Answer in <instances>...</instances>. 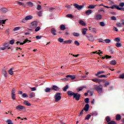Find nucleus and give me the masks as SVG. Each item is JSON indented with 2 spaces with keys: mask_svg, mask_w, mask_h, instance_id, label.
<instances>
[{
  "mask_svg": "<svg viewBox=\"0 0 124 124\" xmlns=\"http://www.w3.org/2000/svg\"><path fill=\"white\" fill-rule=\"evenodd\" d=\"M62 94V93H57L55 96H54V99L55 100V102H59L61 99H62V96L61 95Z\"/></svg>",
  "mask_w": 124,
  "mask_h": 124,
  "instance_id": "f257e3e1",
  "label": "nucleus"
},
{
  "mask_svg": "<svg viewBox=\"0 0 124 124\" xmlns=\"http://www.w3.org/2000/svg\"><path fill=\"white\" fill-rule=\"evenodd\" d=\"M95 90L98 93H102V90H103L102 85H95Z\"/></svg>",
  "mask_w": 124,
  "mask_h": 124,
  "instance_id": "f03ea898",
  "label": "nucleus"
},
{
  "mask_svg": "<svg viewBox=\"0 0 124 124\" xmlns=\"http://www.w3.org/2000/svg\"><path fill=\"white\" fill-rule=\"evenodd\" d=\"M86 37L89 41H91V42H93V41H94V37L92 34H87L86 35Z\"/></svg>",
  "mask_w": 124,
  "mask_h": 124,
  "instance_id": "7ed1b4c3",
  "label": "nucleus"
},
{
  "mask_svg": "<svg viewBox=\"0 0 124 124\" xmlns=\"http://www.w3.org/2000/svg\"><path fill=\"white\" fill-rule=\"evenodd\" d=\"M68 78H70L72 80H74L76 77H75V76L67 75L66 78H63L62 80H63V81H68V80L69 79Z\"/></svg>",
  "mask_w": 124,
  "mask_h": 124,
  "instance_id": "20e7f679",
  "label": "nucleus"
},
{
  "mask_svg": "<svg viewBox=\"0 0 124 124\" xmlns=\"http://www.w3.org/2000/svg\"><path fill=\"white\" fill-rule=\"evenodd\" d=\"M37 25H38V23H37V21H35L31 23V29H35L37 27Z\"/></svg>",
  "mask_w": 124,
  "mask_h": 124,
  "instance_id": "39448f33",
  "label": "nucleus"
},
{
  "mask_svg": "<svg viewBox=\"0 0 124 124\" xmlns=\"http://www.w3.org/2000/svg\"><path fill=\"white\" fill-rule=\"evenodd\" d=\"M16 109L18 111H22V110H25V109H26V107L22 105H18L16 107Z\"/></svg>",
  "mask_w": 124,
  "mask_h": 124,
  "instance_id": "423d86ee",
  "label": "nucleus"
},
{
  "mask_svg": "<svg viewBox=\"0 0 124 124\" xmlns=\"http://www.w3.org/2000/svg\"><path fill=\"white\" fill-rule=\"evenodd\" d=\"M80 97H81V94L78 93H75L74 95V98H76V100H80Z\"/></svg>",
  "mask_w": 124,
  "mask_h": 124,
  "instance_id": "0eeeda50",
  "label": "nucleus"
},
{
  "mask_svg": "<svg viewBox=\"0 0 124 124\" xmlns=\"http://www.w3.org/2000/svg\"><path fill=\"white\" fill-rule=\"evenodd\" d=\"M74 6L76 7V8H77L78 10H81L83 7H84V5H79L77 3L74 4Z\"/></svg>",
  "mask_w": 124,
  "mask_h": 124,
  "instance_id": "6e6552de",
  "label": "nucleus"
},
{
  "mask_svg": "<svg viewBox=\"0 0 124 124\" xmlns=\"http://www.w3.org/2000/svg\"><path fill=\"white\" fill-rule=\"evenodd\" d=\"M92 80L93 82H95V83H98V84H100V83L103 81V80H101L99 78L92 79Z\"/></svg>",
  "mask_w": 124,
  "mask_h": 124,
  "instance_id": "1a4fd4ad",
  "label": "nucleus"
},
{
  "mask_svg": "<svg viewBox=\"0 0 124 124\" xmlns=\"http://www.w3.org/2000/svg\"><path fill=\"white\" fill-rule=\"evenodd\" d=\"M89 108H90V105H89L88 104H87L84 106L83 110H84L85 112H88L89 111Z\"/></svg>",
  "mask_w": 124,
  "mask_h": 124,
  "instance_id": "9d476101",
  "label": "nucleus"
},
{
  "mask_svg": "<svg viewBox=\"0 0 124 124\" xmlns=\"http://www.w3.org/2000/svg\"><path fill=\"white\" fill-rule=\"evenodd\" d=\"M51 91H60V88L56 85H53L51 88Z\"/></svg>",
  "mask_w": 124,
  "mask_h": 124,
  "instance_id": "9b49d317",
  "label": "nucleus"
},
{
  "mask_svg": "<svg viewBox=\"0 0 124 124\" xmlns=\"http://www.w3.org/2000/svg\"><path fill=\"white\" fill-rule=\"evenodd\" d=\"M96 20H101L102 19V16L100 14H97L95 17Z\"/></svg>",
  "mask_w": 124,
  "mask_h": 124,
  "instance_id": "f8f14e48",
  "label": "nucleus"
},
{
  "mask_svg": "<svg viewBox=\"0 0 124 124\" xmlns=\"http://www.w3.org/2000/svg\"><path fill=\"white\" fill-rule=\"evenodd\" d=\"M0 10L2 13H6L8 11V10L6 8H2Z\"/></svg>",
  "mask_w": 124,
  "mask_h": 124,
  "instance_id": "ddd939ff",
  "label": "nucleus"
},
{
  "mask_svg": "<svg viewBox=\"0 0 124 124\" xmlns=\"http://www.w3.org/2000/svg\"><path fill=\"white\" fill-rule=\"evenodd\" d=\"M3 46H4L6 48H7L8 50L11 49V46H9V44L8 43H4Z\"/></svg>",
  "mask_w": 124,
  "mask_h": 124,
  "instance_id": "4468645a",
  "label": "nucleus"
},
{
  "mask_svg": "<svg viewBox=\"0 0 124 124\" xmlns=\"http://www.w3.org/2000/svg\"><path fill=\"white\" fill-rule=\"evenodd\" d=\"M27 42H31V41L26 39L24 41L23 43H20L19 44L20 45H24V44H25V43H27Z\"/></svg>",
  "mask_w": 124,
  "mask_h": 124,
  "instance_id": "2eb2a0df",
  "label": "nucleus"
},
{
  "mask_svg": "<svg viewBox=\"0 0 124 124\" xmlns=\"http://www.w3.org/2000/svg\"><path fill=\"white\" fill-rule=\"evenodd\" d=\"M63 43H64V44H71V43H72V40H65L63 42Z\"/></svg>",
  "mask_w": 124,
  "mask_h": 124,
  "instance_id": "dca6fc26",
  "label": "nucleus"
},
{
  "mask_svg": "<svg viewBox=\"0 0 124 124\" xmlns=\"http://www.w3.org/2000/svg\"><path fill=\"white\" fill-rule=\"evenodd\" d=\"M56 29L55 28H52L50 32L53 35H57V33H56Z\"/></svg>",
  "mask_w": 124,
  "mask_h": 124,
  "instance_id": "f3484780",
  "label": "nucleus"
},
{
  "mask_svg": "<svg viewBox=\"0 0 124 124\" xmlns=\"http://www.w3.org/2000/svg\"><path fill=\"white\" fill-rule=\"evenodd\" d=\"M75 93L72 92V91H69L67 92V94L70 95V96H74Z\"/></svg>",
  "mask_w": 124,
  "mask_h": 124,
  "instance_id": "a211bd4d",
  "label": "nucleus"
},
{
  "mask_svg": "<svg viewBox=\"0 0 124 124\" xmlns=\"http://www.w3.org/2000/svg\"><path fill=\"white\" fill-rule=\"evenodd\" d=\"M32 19V16H28L25 17V20L26 21H29V20H31Z\"/></svg>",
  "mask_w": 124,
  "mask_h": 124,
  "instance_id": "6ab92c4d",
  "label": "nucleus"
},
{
  "mask_svg": "<svg viewBox=\"0 0 124 124\" xmlns=\"http://www.w3.org/2000/svg\"><path fill=\"white\" fill-rule=\"evenodd\" d=\"M96 6H97V5H91L88 7V8L89 9H93V8H94V7H96Z\"/></svg>",
  "mask_w": 124,
  "mask_h": 124,
  "instance_id": "aec40b11",
  "label": "nucleus"
},
{
  "mask_svg": "<svg viewBox=\"0 0 124 124\" xmlns=\"http://www.w3.org/2000/svg\"><path fill=\"white\" fill-rule=\"evenodd\" d=\"M93 13V10L89 9L86 12L85 14H86L87 15H90V14H92Z\"/></svg>",
  "mask_w": 124,
  "mask_h": 124,
  "instance_id": "412c9836",
  "label": "nucleus"
},
{
  "mask_svg": "<svg viewBox=\"0 0 124 124\" xmlns=\"http://www.w3.org/2000/svg\"><path fill=\"white\" fill-rule=\"evenodd\" d=\"M26 4L28 6H30L31 7H32L33 6V3H32L31 2H27Z\"/></svg>",
  "mask_w": 124,
  "mask_h": 124,
  "instance_id": "4be33fe9",
  "label": "nucleus"
},
{
  "mask_svg": "<svg viewBox=\"0 0 124 124\" xmlns=\"http://www.w3.org/2000/svg\"><path fill=\"white\" fill-rule=\"evenodd\" d=\"M2 73L5 77H7V72H6V70H5V69H3Z\"/></svg>",
  "mask_w": 124,
  "mask_h": 124,
  "instance_id": "5701e85b",
  "label": "nucleus"
},
{
  "mask_svg": "<svg viewBox=\"0 0 124 124\" xmlns=\"http://www.w3.org/2000/svg\"><path fill=\"white\" fill-rule=\"evenodd\" d=\"M110 64H112V65H116V64H117V62L116 60H112L110 62Z\"/></svg>",
  "mask_w": 124,
  "mask_h": 124,
  "instance_id": "b1692460",
  "label": "nucleus"
},
{
  "mask_svg": "<svg viewBox=\"0 0 124 124\" xmlns=\"http://www.w3.org/2000/svg\"><path fill=\"white\" fill-rule=\"evenodd\" d=\"M24 104L25 105H27V106H31V104L28 101H24Z\"/></svg>",
  "mask_w": 124,
  "mask_h": 124,
  "instance_id": "393cba45",
  "label": "nucleus"
},
{
  "mask_svg": "<svg viewBox=\"0 0 124 124\" xmlns=\"http://www.w3.org/2000/svg\"><path fill=\"white\" fill-rule=\"evenodd\" d=\"M87 31H88V29L87 28H84L82 30V34H84V35L87 34Z\"/></svg>",
  "mask_w": 124,
  "mask_h": 124,
  "instance_id": "a878e982",
  "label": "nucleus"
},
{
  "mask_svg": "<svg viewBox=\"0 0 124 124\" xmlns=\"http://www.w3.org/2000/svg\"><path fill=\"white\" fill-rule=\"evenodd\" d=\"M121 119H122L121 115L120 114H117L116 118V121H120Z\"/></svg>",
  "mask_w": 124,
  "mask_h": 124,
  "instance_id": "bb28decb",
  "label": "nucleus"
},
{
  "mask_svg": "<svg viewBox=\"0 0 124 124\" xmlns=\"http://www.w3.org/2000/svg\"><path fill=\"white\" fill-rule=\"evenodd\" d=\"M115 46L116 47H117L118 48L120 47H122V46H123V45L119 42H117L116 44H115Z\"/></svg>",
  "mask_w": 124,
  "mask_h": 124,
  "instance_id": "cd10ccee",
  "label": "nucleus"
},
{
  "mask_svg": "<svg viewBox=\"0 0 124 124\" xmlns=\"http://www.w3.org/2000/svg\"><path fill=\"white\" fill-rule=\"evenodd\" d=\"M13 68H11L9 71H8V73L9 74H10V75H13V74H14V73L13 72Z\"/></svg>",
  "mask_w": 124,
  "mask_h": 124,
  "instance_id": "c85d7f7f",
  "label": "nucleus"
},
{
  "mask_svg": "<svg viewBox=\"0 0 124 124\" xmlns=\"http://www.w3.org/2000/svg\"><path fill=\"white\" fill-rule=\"evenodd\" d=\"M60 29L62 31H64L65 30V25L62 24L60 26Z\"/></svg>",
  "mask_w": 124,
  "mask_h": 124,
  "instance_id": "c756f323",
  "label": "nucleus"
},
{
  "mask_svg": "<svg viewBox=\"0 0 124 124\" xmlns=\"http://www.w3.org/2000/svg\"><path fill=\"white\" fill-rule=\"evenodd\" d=\"M79 24H80V25H81L82 26H86V23L83 20H79Z\"/></svg>",
  "mask_w": 124,
  "mask_h": 124,
  "instance_id": "7c9ffc66",
  "label": "nucleus"
},
{
  "mask_svg": "<svg viewBox=\"0 0 124 124\" xmlns=\"http://www.w3.org/2000/svg\"><path fill=\"white\" fill-rule=\"evenodd\" d=\"M63 40H64V39L61 37H60L58 39V41H59V42H60V43H62V42H64V41H63Z\"/></svg>",
  "mask_w": 124,
  "mask_h": 124,
  "instance_id": "2f4dec72",
  "label": "nucleus"
},
{
  "mask_svg": "<svg viewBox=\"0 0 124 124\" xmlns=\"http://www.w3.org/2000/svg\"><path fill=\"white\" fill-rule=\"evenodd\" d=\"M52 91V88H46L45 90L46 93H50V92Z\"/></svg>",
  "mask_w": 124,
  "mask_h": 124,
  "instance_id": "473e14b6",
  "label": "nucleus"
},
{
  "mask_svg": "<svg viewBox=\"0 0 124 124\" xmlns=\"http://www.w3.org/2000/svg\"><path fill=\"white\" fill-rule=\"evenodd\" d=\"M98 78H107V76L105 75H101L100 76H98Z\"/></svg>",
  "mask_w": 124,
  "mask_h": 124,
  "instance_id": "72a5a7b5",
  "label": "nucleus"
},
{
  "mask_svg": "<svg viewBox=\"0 0 124 124\" xmlns=\"http://www.w3.org/2000/svg\"><path fill=\"white\" fill-rule=\"evenodd\" d=\"M104 73H105V72L102 71L100 72H98L96 74V76H98V75H100V74H104Z\"/></svg>",
  "mask_w": 124,
  "mask_h": 124,
  "instance_id": "f704fd0d",
  "label": "nucleus"
},
{
  "mask_svg": "<svg viewBox=\"0 0 124 124\" xmlns=\"http://www.w3.org/2000/svg\"><path fill=\"white\" fill-rule=\"evenodd\" d=\"M15 43V40L14 39L11 40L9 41V43L10 44H11V45H13V44H14Z\"/></svg>",
  "mask_w": 124,
  "mask_h": 124,
  "instance_id": "c9c22d12",
  "label": "nucleus"
},
{
  "mask_svg": "<svg viewBox=\"0 0 124 124\" xmlns=\"http://www.w3.org/2000/svg\"><path fill=\"white\" fill-rule=\"evenodd\" d=\"M100 26H101V27H105V26H106L105 23H104L103 21L100 22Z\"/></svg>",
  "mask_w": 124,
  "mask_h": 124,
  "instance_id": "e433bc0d",
  "label": "nucleus"
},
{
  "mask_svg": "<svg viewBox=\"0 0 124 124\" xmlns=\"http://www.w3.org/2000/svg\"><path fill=\"white\" fill-rule=\"evenodd\" d=\"M67 89H68V85H66L63 89V91L64 92H66L67 91Z\"/></svg>",
  "mask_w": 124,
  "mask_h": 124,
  "instance_id": "4c0bfd02",
  "label": "nucleus"
},
{
  "mask_svg": "<svg viewBox=\"0 0 124 124\" xmlns=\"http://www.w3.org/2000/svg\"><path fill=\"white\" fill-rule=\"evenodd\" d=\"M37 14H38V16H39V17H41L42 16V11H40L38 12Z\"/></svg>",
  "mask_w": 124,
  "mask_h": 124,
  "instance_id": "58836bf2",
  "label": "nucleus"
},
{
  "mask_svg": "<svg viewBox=\"0 0 124 124\" xmlns=\"http://www.w3.org/2000/svg\"><path fill=\"white\" fill-rule=\"evenodd\" d=\"M116 9H117V10H122V11H124V8L123 7L120 8V7H119L118 6V7H116Z\"/></svg>",
  "mask_w": 124,
  "mask_h": 124,
  "instance_id": "ea45409f",
  "label": "nucleus"
},
{
  "mask_svg": "<svg viewBox=\"0 0 124 124\" xmlns=\"http://www.w3.org/2000/svg\"><path fill=\"white\" fill-rule=\"evenodd\" d=\"M29 96L31 98H32V97H34V93H31L29 94Z\"/></svg>",
  "mask_w": 124,
  "mask_h": 124,
  "instance_id": "a19ab883",
  "label": "nucleus"
},
{
  "mask_svg": "<svg viewBox=\"0 0 124 124\" xmlns=\"http://www.w3.org/2000/svg\"><path fill=\"white\" fill-rule=\"evenodd\" d=\"M106 121L107 122V123H109V122L111 121V119L109 116H107L106 118Z\"/></svg>",
  "mask_w": 124,
  "mask_h": 124,
  "instance_id": "79ce46f5",
  "label": "nucleus"
},
{
  "mask_svg": "<svg viewBox=\"0 0 124 124\" xmlns=\"http://www.w3.org/2000/svg\"><path fill=\"white\" fill-rule=\"evenodd\" d=\"M110 43L111 42V40L110 39H106L104 40V43Z\"/></svg>",
  "mask_w": 124,
  "mask_h": 124,
  "instance_id": "37998d69",
  "label": "nucleus"
},
{
  "mask_svg": "<svg viewBox=\"0 0 124 124\" xmlns=\"http://www.w3.org/2000/svg\"><path fill=\"white\" fill-rule=\"evenodd\" d=\"M72 4H71V5H67L66 6H65L66 8H67L68 9H71V8H72V7H71V6H72Z\"/></svg>",
  "mask_w": 124,
  "mask_h": 124,
  "instance_id": "c03bdc74",
  "label": "nucleus"
},
{
  "mask_svg": "<svg viewBox=\"0 0 124 124\" xmlns=\"http://www.w3.org/2000/svg\"><path fill=\"white\" fill-rule=\"evenodd\" d=\"M90 31L95 32V33H96V29L94 28H93V29H90Z\"/></svg>",
  "mask_w": 124,
  "mask_h": 124,
  "instance_id": "a18cd8bd",
  "label": "nucleus"
},
{
  "mask_svg": "<svg viewBox=\"0 0 124 124\" xmlns=\"http://www.w3.org/2000/svg\"><path fill=\"white\" fill-rule=\"evenodd\" d=\"M91 114H88L85 117V120H89L91 118Z\"/></svg>",
  "mask_w": 124,
  "mask_h": 124,
  "instance_id": "49530a36",
  "label": "nucleus"
},
{
  "mask_svg": "<svg viewBox=\"0 0 124 124\" xmlns=\"http://www.w3.org/2000/svg\"><path fill=\"white\" fill-rule=\"evenodd\" d=\"M66 17H67V18H73V15L72 14H68L66 15Z\"/></svg>",
  "mask_w": 124,
  "mask_h": 124,
  "instance_id": "de8ad7c7",
  "label": "nucleus"
},
{
  "mask_svg": "<svg viewBox=\"0 0 124 124\" xmlns=\"http://www.w3.org/2000/svg\"><path fill=\"white\" fill-rule=\"evenodd\" d=\"M21 29V28L19 27H16L14 29V31H19V30Z\"/></svg>",
  "mask_w": 124,
  "mask_h": 124,
  "instance_id": "09e8293b",
  "label": "nucleus"
},
{
  "mask_svg": "<svg viewBox=\"0 0 124 124\" xmlns=\"http://www.w3.org/2000/svg\"><path fill=\"white\" fill-rule=\"evenodd\" d=\"M39 31H40V27L39 26L35 28V31L37 32Z\"/></svg>",
  "mask_w": 124,
  "mask_h": 124,
  "instance_id": "8fccbe9b",
  "label": "nucleus"
},
{
  "mask_svg": "<svg viewBox=\"0 0 124 124\" xmlns=\"http://www.w3.org/2000/svg\"><path fill=\"white\" fill-rule=\"evenodd\" d=\"M16 2H17V4H18L19 5H24V3L19 1H17Z\"/></svg>",
  "mask_w": 124,
  "mask_h": 124,
  "instance_id": "3c124183",
  "label": "nucleus"
},
{
  "mask_svg": "<svg viewBox=\"0 0 124 124\" xmlns=\"http://www.w3.org/2000/svg\"><path fill=\"white\" fill-rule=\"evenodd\" d=\"M85 103H89L90 102V99L89 98H86L84 100Z\"/></svg>",
  "mask_w": 124,
  "mask_h": 124,
  "instance_id": "603ef678",
  "label": "nucleus"
},
{
  "mask_svg": "<svg viewBox=\"0 0 124 124\" xmlns=\"http://www.w3.org/2000/svg\"><path fill=\"white\" fill-rule=\"evenodd\" d=\"M114 40H115V41H116V42H120V41H121V38L119 37L116 38L115 39H114Z\"/></svg>",
  "mask_w": 124,
  "mask_h": 124,
  "instance_id": "864d4df0",
  "label": "nucleus"
},
{
  "mask_svg": "<svg viewBox=\"0 0 124 124\" xmlns=\"http://www.w3.org/2000/svg\"><path fill=\"white\" fill-rule=\"evenodd\" d=\"M5 22H6V20H0V25H1V24H5Z\"/></svg>",
  "mask_w": 124,
  "mask_h": 124,
  "instance_id": "5fc2aeb1",
  "label": "nucleus"
},
{
  "mask_svg": "<svg viewBox=\"0 0 124 124\" xmlns=\"http://www.w3.org/2000/svg\"><path fill=\"white\" fill-rule=\"evenodd\" d=\"M75 45H77V46H79L80 45V43L78 41H75Z\"/></svg>",
  "mask_w": 124,
  "mask_h": 124,
  "instance_id": "6e6d98bb",
  "label": "nucleus"
},
{
  "mask_svg": "<svg viewBox=\"0 0 124 124\" xmlns=\"http://www.w3.org/2000/svg\"><path fill=\"white\" fill-rule=\"evenodd\" d=\"M73 34L74 36H77V37H78L80 35L79 34V33H76V32H74Z\"/></svg>",
  "mask_w": 124,
  "mask_h": 124,
  "instance_id": "4d7b16f0",
  "label": "nucleus"
},
{
  "mask_svg": "<svg viewBox=\"0 0 124 124\" xmlns=\"http://www.w3.org/2000/svg\"><path fill=\"white\" fill-rule=\"evenodd\" d=\"M22 97L25 98V97H29V96H28V95H27V94H26V93H24L22 94Z\"/></svg>",
  "mask_w": 124,
  "mask_h": 124,
  "instance_id": "13d9d810",
  "label": "nucleus"
},
{
  "mask_svg": "<svg viewBox=\"0 0 124 124\" xmlns=\"http://www.w3.org/2000/svg\"><path fill=\"white\" fill-rule=\"evenodd\" d=\"M116 26H117V27H119L120 28H121V27H122V23L120 22H117L116 23Z\"/></svg>",
  "mask_w": 124,
  "mask_h": 124,
  "instance_id": "bf43d9fd",
  "label": "nucleus"
},
{
  "mask_svg": "<svg viewBox=\"0 0 124 124\" xmlns=\"http://www.w3.org/2000/svg\"><path fill=\"white\" fill-rule=\"evenodd\" d=\"M15 94H12V98L13 99V100H15L16 99V98L15 97Z\"/></svg>",
  "mask_w": 124,
  "mask_h": 124,
  "instance_id": "052dcab7",
  "label": "nucleus"
},
{
  "mask_svg": "<svg viewBox=\"0 0 124 124\" xmlns=\"http://www.w3.org/2000/svg\"><path fill=\"white\" fill-rule=\"evenodd\" d=\"M108 124H116V122L114 121H111L109 122Z\"/></svg>",
  "mask_w": 124,
  "mask_h": 124,
  "instance_id": "680f3d73",
  "label": "nucleus"
},
{
  "mask_svg": "<svg viewBox=\"0 0 124 124\" xmlns=\"http://www.w3.org/2000/svg\"><path fill=\"white\" fill-rule=\"evenodd\" d=\"M111 20H112L113 21H116V20H117V18H116V16H111Z\"/></svg>",
  "mask_w": 124,
  "mask_h": 124,
  "instance_id": "e2e57ef3",
  "label": "nucleus"
},
{
  "mask_svg": "<svg viewBox=\"0 0 124 124\" xmlns=\"http://www.w3.org/2000/svg\"><path fill=\"white\" fill-rule=\"evenodd\" d=\"M37 10H40L41 9V5L38 4L37 7Z\"/></svg>",
  "mask_w": 124,
  "mask_h": 124,
  "instance_id": "0e129e2a",
  "label": "nucleus"
},
{
  "mask_svg": "<svg viewBox=\"0 0 124 124\" xmlns=\"http://www.w3.org/2000/svg\"><path fill=\"white\" fill-rule=\"evenodd\" d=\"M119 78L120 79H124V74H123L122 75H121L119 77Z\"/></svg>",
  "mask_w": 124,
  "mask_h": 124,
  "instance_id": "69168bd1",
  "label": "nucleus"
},
{
  "mask_svg": "<svg viewBox=\"0 0 124 124\" xmlns=\"http://www.w3.org/2000/svg\"><path fill=\"white\" fill-rule=\"evenodd\" d=\"M12 94H15V88L12 89Z\"/></svg>",
  "mask_w": 124,
  "mask_h": 124,
  "instance_id": "338daca9",
  "label": "nucleus"
},
{
  "mask_svg": "<svg viewBox=\"0 0 124 124\" xmlns=\"http://www.w3.org/2000/svg\"><path fill=\"white\" fill-rule=\"evenodd\" d=\"M119 6H121V7H124V2H121L119 4Z\"/></svg>",
  "mask_w": 124,
  "mask_h": 124,
  "instance_id": "774afa93",
  "label": "nucleus"
}]
</instances>
